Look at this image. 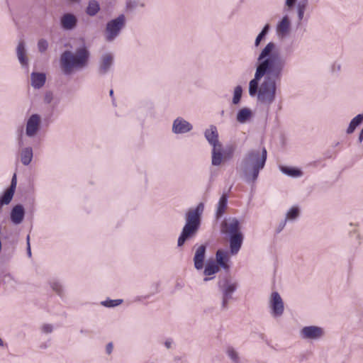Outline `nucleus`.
<instances>
[{
    "mask_svg": "<svg viewBox=\"0 0 363 363\" xmlns=\"http://www.w3.org/2000/svg\"><path fill=\"white\" fill-rule=\"evenodd\" d=\"M286 66V60L278 51L276 43L269 42L257 58L254 78L249 82L250 96H256L258 104L269 107L276 100L277 85Z\"/></svg>",
    "mask_w": 363,
    "mask_h": 363,
    "instance_id": "obj_1",
    "label": "nucleus"
},
{
    "mask_svg": "<svg viewBox=\"0 0 363 363\" xmlns=\"http://www.w3.org/2000/svg\"><path fill=\"white\" fill-rule=\"evenodd\" d=\"M267 157L265 147L247 150L239 163L237 170L240 177L247 183H255L259 172L264 167Z\"/></svg>",
    "mask_w": 363,
    "mask_h": 363,
    "instance_id": "obj_2",
    "label": "nucleus"
},
{
    "mask_svg": "<svg viewBox=\"0 0 363 363\" xmlns=\"http://www.w3.org/2000/svg\"><path fill=\"white\" fill-rule=\"evenodd\" d=\"M90 52L83 46L78 48L75 52L64 51L60 60V67L65 75L72 74L74 70H81L88 65Z\"/></svg>",
    "mask_w": 363,
    "mask_h": 363,
    "instance_id": "obj_3",
    "label": "nucleus"
},
{
    "mask_svg": "<svg viewBox=\"0 0 363 363\" xmlns=\"http://www.w3.org/2000/svg\"><path fill=\"white\" fill-rule=\"evenodd\" d=\"M203 210V203H199L196 208H190L186 212L185 215L186 223L177 240L178 247H182L186 241L196 235L201 225Z\"/></svg>",
    "mask_w": 363,
    "mask_h": 363,
    "instance_id": "obj_4",
    "label": "nucleus"
},
{
    "mask_svg": "<svg viewBox=\"0 0 363 363\" xmlns=\"http://www.w3.org/2000/svg\"><path fill=\"white\" fill-rule=\"evenodd\" d=\"M238 287V281L231 277H225L218 282V289L222 294L220 304L222 311H226L228 308L229 301L233 298V294Z\"/></svg>",
    "mask_w": 363,
    "mask_h": 363,
    "instance_id": "obj_5",
    "label": "nucleus"
},
{
    "mask_svg": "<svg viewBox=\"0 0 363 363\" xmlns=\"http://www.w3.org/2000/svg\"><path fill=\"white\" fill-rule=\"evenodd\" d=\"M125 26V17L123 14L108 21L104 30V38L106 42H113L121 34Z\"/></svg>",
    "mask_w": 363,
    "mask_h": 363,
    "instance_id": "obj_6",
    "label": "nucleus"
},
{
    "mask_svg": "<svg viewBox=\"0 0 363 363\" xmlns=\"http://www.w3.org/2000/svg\"><path fill=\"white\" fill-rule=\"evenodd\" d=\"M234 150L233 147L224 151L223 145L220 144L212 147L211 150V164L214 167L222 165L225 161L233 157Z\"/></svg>",
    "mask_w": 363,
    "mask_h": 363,
    "instance_id": "obj_7",
    "label": "nucleus"
},
{
    "mask_svg": "<svg viewBox=\"0 0 363 363\" xmlns=\"http://www.w3.org/2000/svg\"><path fill=\"white\" fill-rule=\"evenodd\" d=\"M42 117L38 113L31 114L26 121V135L27 137L35 138L41 129Z\"/></svg>",
    "mask_w": 363,
    "mask_h": 363,
    "instance_id": "obj_8",
    "label": "nucleus"
},
{
    "mask_svg": "<svg viewBox=\"0 0 363 363\" xmlns=\"http://www.w3.org/2000/svg\"><path fill=\"white\" fill-rule=\"evenodd\" d=\"M325 335V330L319 326L309 325L301 329L299 336L306 340H318Z\"/></svg>",
    "mask_w": 363,
    "mask_h": 363,
    "instance_id": "obj_9",
    "label": "nucleus"
},
{
    "mask_svg": "<svg viewBox=\"0 0 363 363\" xmlns=\"http://www.w3.org/2000/svg\"><path fill=\"white\" fill-rule=\"evenodd\" d=\"M271 314L273 317H280L284 311L283 300L277 291L272 292L269 301Z\"/></svg>",
    "mask_w": 363,
    "mask_h": 363,
    "instance_id": "obj_10",
    "label": "nucleus"
},
{
    "mask_svg": "<svg viewBox=\"0 0 363 363\" xmlns=\"http://www.w3.org/2000/svg\"><path fill=\"white\" fill-rule=\"evenodd\" d=\"M192 130V124L181 116L176 118L172 122V132L174 134H186Z\"/></svg>",
    "mask_w": 363,
    "mask_h": 363,
    "instance_id": "obj_11",
    "label": "nucleus"
},
{
    "mask_svg": "<svg viewBox=\"0 0 363 363\" xmlns=\"http://www.w3.org/2000/svg\"><path fill=\"white\" fill-rule=\"evenodd\" d=\"M221 230L223 233L229 235V236L237 233H242L240 232V222L236 218L225 219L221 224Z\"/></svg>",
    "mask_w": 363,
    "mask_h": 363,
    "instance_id": "obj_12",
    "label": "nucleus"
},
{
    "mask_svg": "<svg viewBox=\"0 0 363 363\" xmlns=\"http://www.w3.org/2000/svg\"><path fill=\"white\" fill-rule=\"evenodd\" d=\"M114 56L111 52H104L101 55L99 62V73L107 74L113 65Z\"/></svg>",
    "mask_w": 363,
    "mask_h": 363,
    "instance_id": "obj_13",
    "label": "nucleus"
},
{
    "mask_svg": "<svg viewBox=\"0 0 363 363\" xmlns=\"http://www.w3.org/2000/svg\"><path fill=\"white\" fill-rule=\"evenodd\" d=\"M291 24V21L287 15L283 16L277 23L276 33L279 38L283 39L290 34Z\"/></svg>",
    "mask_w": 363,
    "mask_h": 363,
    "instance_id": "obj_14",
    "label": "nucleus"
},
{
    "mask_svg": "<svg viewBox=\"0 0 363 363\" xmlns=\"http://www.w3.org/2000/svg\"><path fill=\"white\" fill-rule=\"evenodd\" d=\"M16 56L22 68H28L29 65V59L28 57L27 49L24 40H21L18 42L16 47Z\"/></svg>",
    "mask_w": 363,
    "mask_h": 363,
    "instance_id": "obj_15",
    "label": "nucleus"
},
{
    "mask_svg": "<svg viewBox=\"0 0 363 363\" xmlns=\"http://www.w3.org/2000/svg\"><path fill=\"white\" fill-rule=\"evenodd\" d=\"M203 134L206 140L212 147L222 144L219 141L218 132L216 125H211L205 130Z\"/></svg>",
    "mask_w": 363,
    "mask_h": 363,
    "instance_id": "obj_16",
    "label": "nucleus"
},
{
    "mask_svg": "<svg viewBox=\"0 0 363 363\" xmlns=\"http://www.w3.org/2000/svg\"><path fill=\"white\" fill-rule=\"evenodd\" d=\"M25 213L26 212L23 205H15L10 212L11 221L13 225H20L24 220Z\"/></svg>",
    "mask_w": 363,
    "mask_h": 363,
    "instance_id": "obj_17",
    "label": "nucleus"
},
{
    "mask_svg": "<svg viewBox=\"0 0 363 363\" xmlns=\"http://www.w3.org/2000/svg\"><path fill=\"white\" fill-rule=\"evenodd\" d=\"M253 117V111L250 108L245 106L238 111L235 119L240 124H247L252 121Z\"/></svg>",
    "mask_w": 363,
    "mask_h": 363,
    "instance_id": "obj_18",
    "label": "nucleus"
},
{
    "mask_svg": "<svg viewBox=\"0 0 363 363\" xmlns=\"http://www.w3.org/2000/svg\"><path fill=\"white\" fill-rule=\"evenodd\" d=\"M243 239L244 237L242 233H237L230 235L229 242L231 255H235L238 253L242 245Z\"/></svg>",
    "mask_w": 363,
    "mask_h": 363,
    "instance_id": "obj_19",
    "label": "nucleus"
},
{
    "mask_svg": "<svg viewBox=\"0 0 363 363\" xmlns=\"http://www.w3.org/2000/svg\"><path fill=\"white\" fill-rule=\"evenodd\" d=\"M206 250V246L204 245H201L199 246L195 251L194 264V267L198 270H200L203 267Z\"/></svg>",
    "mask_w": 363,
    "mask_h": 363,
    "instance_id": "obj_20",
    "label": "nucleus"
},
{
    "mask_svg": "<svg viewBox=\"0 0 363 363\" xmlns=\"http://www.w3.org/2000/svg\"><path fill=\"white\" fill-rule=\"evenodd\" d=\"M77 23V17L72 13H65L60 18V24L63 29L70 30L74 29Z\"/></svg>",
    "mask_w": 363,
    "mask_h": 363,
    "instance_id": "obj_21",
    "label": "nucleus"
},
{
    "mask_svg": "<svg viewBox=\"0 0 363 363\" xmlns=\"http://www.w3.org/2000/svg\"><path fill=\"white\" fill-rule=\"evenodd\" d=\"M45 81L46 75L43 72H33L30 74V84L35 89L42 88L45 84Z\"/></svg>",
    "mask_w": 363,
    "mask_h": 363,
    "instance_id": "obj_22",
    "label": "nucleus"
},
{
    "mask_svg": "<svg viewBox=\"0 0 363 363\" xmlns=\"http://www.w3.org/2000/svg\"><path fill=\"white\" fill-rule=\"evenodd\" d=\"M19 156L21 163L28 166L32 162L33 157V150L31 147H23L19 151Z\"/></svg>",
    "mask_w": 363,
    "mask_h": 363,
    "instance_id": "obj_23",
    "label": "nucleus"
},
{
    "mask_svg": "<svg viewBox=\"0 0 363 363\" xmlns=\"http://www.w3.org/2000/svg\"><path fill=\"white\" fill-rule=\"evenodd\" d=\"M216 257L218 264L224 269L228 270L229 269V265L228 264L229 256L228 252L219 250L216 252Z\"/></svg>",
    "mask_w": 363,
    "mask_h": 363,
    "instance_id": "obj_24",
    "label": "nucleus"
},
{
    "mask_svg": "<svg viewBox=\"0 0 363 363\" xmlns=\"http://www.w3.org/2000/svg\"><path fill=\"white\" fill-rule=\"evenodd\" d=\"M279 169L283 174L291 177L298 178L303 176V172L298 168L279 166Z\"/></svg>",
    "mask_w": 363,
    "mask_h": 363,
    "instance_id": "obj_25",
    "label": "nucleus"
},
{
    "mask_svg": "<svg viewBox=\"0 0 363 363\" xmlns=\"http://www.w3.org/2000/svg\"><path fill=\"white\" fill-rule=\"evenodd\" d=\"M49 285L53 291L56 293L61 298L65 296V291L62 284L57 280H52L49 282Z\"/></svg>",
    "mask_w": 363,
    "mask_h": 363,
    "instance_id": "obj_26",
    "label": "nucleus"
},
{
    "mask_svg": "<svg viewBox=\"0 0 363 363\" xmlns=\"http://www.w3.org/2000/svg\"><path fill=\"white\" fill-rule=\"evenodd\" d=\"M363 121V113L357 115L350 121L349 126L346 130L347 134H352L355 130L356 128L359 126Z\"/></svg>",
    "mask_w": 363,
    "mask_h": 363,
    "instance_id": "obj_27",
    "label": "nucleus"
},
{
    "mask_svg": "<svg viewBox=\"0 0 363 363\" xmlns=\"http://www.w3.org/2000/svg\"><path fill=\"white\" fill-rule=\"evenodd\" d=\"M228 203V197L225 194H223L218 203L217 210H216V217L218 218L223 216L225 213V211L227 208Z\"/></svg>",
    "mask_w": 363,
    "mask_h": 363,
    "instance_id": "obj_28",
    "label": "nucleus"
},
{
    "mask_svg": "<svg viewBox=\"0 0 363 363\" xmlns=\"http://www.w3.org/2000/svg\"><path fill=\"white\" fill-rule=\"evenodd\" d=\"M300 215V210L298 206H293L286 213L284 219L287 222L296 220Z\"/></svg>",
    "mask_w": 363,
    "mask_h": 363,
    "instance_id": "obj_29",
    "label": "nucleus"
},
{
    "mask_svg": "<svg viewBox=\"0 0 363 363\" xmlns=\"http://www.w3.org/2000/svg\"><path fill=\"white\" fill-rule=\"evenodd\" d=\"M14 194L6 189L1 196H0V208L4 206L9 205L13 197Z\"/></svg>",
    "mask_w": 363,
    "mask_h": 363,
    "instance_id": "obj_30",
    "label": "nucleus"
},
{
    "mask_svg": "<svg viewBox=\"0 0 363 363\" xmlns=\"http://www.w3.org/2000/svg\"><path fill=\"white\" fill-rule=\"evenodd\" d=\"M100 10V6L96 1H91L86 8V13L90 16H94Z\"/></svg>",
    "mask_w": 363,
    "mask_h": 363,
    "instance_id": "obj_31",
    "label": "nucleus"
},
{
    "mask_svg": "<svg viewBox=\"0 0 363 363\" xmlns=\"http://www.w3.org/2000/svg\"><path fill=\"white\" fill-rule=\"evenodd\" d=\"M242 87L240 85H238L234 88L233 96L232 99V104L233 105H238L240 104L242 95Z\"/></svg>",
    "mask_w": 363,
    "mask_h": 363,
    "instance_id": "obj_32",
    "label": "nucleus"
},
{
    "mask_svg": "<svg viewBox=\"0 0 363 363\" xmlns=\"http://www.w3.org/2000/svg\"><path fill=\"white\" fill-rule=\"evenodd\" d=\"M226 354L233 363H240L239 354L233 347H228L226 349Z\"/></svg>",
    "mask_w": 363,
    "mask_h": 363,
    "instance_id": "obj_33",
    "label": "nucleus"
},
{
    "mask_svg": "<svg viewBox=\"0 0 363 363\" xmlns=\"http://www.w3.org/2000/svg\"><path fill=\"white\" fill-rule=\"evenodd\" d=\"M270 26L269 24H266L261 32L257 35V36L255 38V46L257 48L259 45L261 41L265 38V36L267 35L269 30Z\"/></svg>",
    "mask_w": 363,
    "mask_h": 363,
    "instance_id": "obj_34",
    "label": "nucleus"
},
{
    "mask_svg": "<svg viewBox=\"0 0 363 363\" xmlns=\"http://www.w3.org/2000/svg\"><path fill=\"white\" fill-rule=\"evenodd\" d=\"M218 267L214 262H212L206 266L203 273L206 276H211L218 272Z\"/></svg>",
    "mask_w": 363,
    "mask_h": 363,
    "instance_id": "obj_35",
    "label": "nucleus"
},
{
    "mask_svg": "<svg viewBox=\"0 0 363 363\" xmlns=\"http://www.w3.org/2000/svg\"><path fill=\"white\" fill-rule=\"evenodd\" d=\"M123 303L122 299H107L101 302V305L107 308H113L119 306Z\"/></svg>",
    "mask_w": 363,
    "mask_h": 363,
    "instance_id": "obj_36",
    "label": "nucleus"
},
{
    "mask_svg": "<svg viewBox=\"0 0 363 363\" xmlns=\"http://www.w3.org/2000/svg\"><path fill=\"white\" fill-rule=\"evenodd\" d=\"M307 1H301L297 5L298 18L301 21L304 16Z\"/></svg>",
    "mask_w": 363,
    "mask_h": 363,
    "instance_id": "obj_37",
    "label": "nucleus"
},
{
    "mask_svg": "<svg viewBox=\"0 0 363 363\" xmlns=\"http://www.w3.org/2000/svg\"><path fill=\"white\" fill-rule=\"evenodd\" d=\"M38 50L40 53H44L48 48V42L44 38L38 40L37 43Z\"/></svg>",
    "mask_w": 363,
    "mask_h": 363,
    "instance_id": "obj_38",
    "label": "nucleus"
},
{
    "mask_svg": "<svg viewBox=\"0 0 363 363\" xmlns=\"http://www.w3.org/2000/svg\"><path fill=\"white\" fill-rule=\"evenodd\" d=\"M54 99L53 93L50 91H47L44 94L43 101L46 104H50Z\"/></svg>",
    "mask_w": 363,
    "mask_h": 363,
    "instance_id": "obj_39",
    "label": "nucleus"
},
{
    "mask_svg": "<svg viewBox=\"0 0 363 363\" xmlns=\"http://www.w3.org/2000/svg\"><path fill=\"white\" fill-rule=\"evenodd\" d=\"M40 330L42 333L45 334H50L53 331V325L49 323H45L41 326Z\"/></svg>",
    "mask_w": 363,
    "mask_h": 363,
    "instance_id": "obj_40",
    "label": "nucleus"
},
{
    "mask_svg": "<svg viewBox=\"0 0 363 363\" xmlns=\"http://www.w3.org/2000/svg\"><path fill=\"white\" fill-rule=\"evenodd\" d=\"M16 185H17L16 175V174H14L12 177L10 186L7 189V190H9V191L14 194L16 188Z\"/></svg>",
    "mask_w": 363,
    "mask_h": 363,
    "instance_id": "obj_41",
    "label": "nucleus"
},
{
    "mask_svg": "<svg viewBox=\"0 0 363 363\" xmlns=\"http://www.w3.org/2000/svg\"><path fill=\"white\" fill-rule=\"evenodd\" d=\"M286 223H287V221L285 219H283L277 225L276 232L277 233H281L285 228Z\"/></svg>",
    "mask_w": 363,
    "mask_h": 363,
    "instance_id": "obj_42",
    "label": "nucleus"
},
{
    "mask_svg": "<svg viewBox=\"0 0 363 363\" xmlns=\"http://www.w3.org/2000/svg\"><path fill=\"white\" fill-rule=\"evenodd\" d=\"M296 1H297V0H286L285 1V6L289 9H292L295 6Z\"/></svg>",
    "mask_w": 363,
    "mask_h": 363,
    "instance_id": "obj_43",
    "label": "nucleus"
},
{
    "mask_svg": "<svg viewBox=\"0 0 363 363\" xmlns=\"http://www.w3.org/2000/svg\"><path fill=\"white\" fill-rule=\"evenodd\" d=\"M26 244H27V255L29 257L32 256L31 249H30V236L28 235L26 238Z\"/></svg>",
    "mask_w": 363,
    "mask_h": 363,
    "instance_id": "obj_44",
    "label": "nucleus"
},
{
    "mask_svg": "<svg viewBox=\"0 0 363 363\" xmlns=\"http://www.w3.org/2000/svg\"><path fill=\"white\" fill-rule=\"evenodd\" d=\"M106 350L107 354H108L112 352V351H113V344L111 342L108 343L106 345Z\"/></svg>",
    "mask_w": 363,
    "mask_h": 363,
    "instance_id": "obj_45",
    "label": "nucleus"
},
{
    "mask_svg": "<svg viewBox=\"0 0 363 363\" xmlns=\"http://www.w3.org/2000/svg\"><path fill=\"white\" fill-rule=\"evenodd\" d=\"M362 140H363V127L359 133V138H358V141L359 143H361L362 142Z\"/></svg>",
    "mask_w": 363,
    "mask_h": 363,
    "instance_id": "obj_46",
    "label": "nucleus"
},
{
    "mask_svg": "<svg viewBox=\"0 0 363 363\" xmlns=\"http://www.w3.org/2000/svg\"><path fill=\"white\" fill-rule=\"evenodd\" d=\"M172 342L171 340H167L164 342V345L167 349H169L172 346Z\"/></svg>",
    "mask_w": 363,
    "mask_h": 363,
    "instance_id": "obj_47",
    "label": "nucleus"
},
{
    "mask_svg": "<svg viewBox=\"0 0 363 363\" xmlns=\"http://www.w3.org/2000/svg\"><path fill=\"white\" fill-rule=\"evenodd\" d=\"M286 52H287L289 54H291V53L294 52V50H293V48L287 49V50H286Z\"/></svg>",
    "mask_w": 363,
    "mask_h": 363,
    "instance_id": "obj_48",
    "label": "nucleus"
},
{
    "mask_svg": "<svg viewBox=\"0 0 363 363\" xmlns=\"http://www.w3.org/2000/svg\"><path fill=\"white\" fill-rule=\"evenodd\" d=\"M18 145H19L20 147H21L23 145V140H22V139H19Z\"/></svg>",
    "mask_w": 363,
    "mask_h": 363,
    "instance_id": "obj_49",
    "label": "nucleus"
},
{
    "mask_svg": "<svg viewBox=\"0 0 363 363\" xmlns=\"http://www.w3.org/2000/svg\"><path fill=\"white\" fill-rule=\"evenodd\" d=\"M69 1L72 3H79L80 0H69Z\"/></svg>",
    "mask_w": 363,
    "mask_h": 363,
    "instance_id": "obj_50",
    "label": "nucleus"
},
{
    "mask_svg": "<svg viewBox=\"0 0 363 363\" xmlns=\"http://www.w3.org/2000/svg\"><path fill=\"white\" fill-rule=\"evenodd\" d=\"M336 69H337V70H340V65H337V67H336Z\"/></svg>",
    "mask_w": 363,
    "mask_h": 363,
    "instance_id": "obj_51",
    "label": "nucleus"
},
{
    "mask_svg": "<svg viewBox=\"0 0 363 363\" xmlns=\"http://www.w3.org/2000/svg\"><path fill=\"white\" fill-rule=\"evenodd\" d=\"M208 280H210V278H207V277H206V278H205V279H204V281H208Z\"/></svg>",
    "mask_w": 363,
    "mask_h": 363,
    "instance_id": "obj_52",
    "label": "nucleus"
},
{
    "mask_svg": "<svg viewBox=\"0 0 363 363\" xmlns=\"http://www.w3.org/2000/svg\"><path fill=\"white\" fill-rule=\"evenodd\" d=\"M113 90H111V91H110V95H111V96H112V95H113Z\"/></svg>",
    "mask_w": 363,
    "mask_h": 363,
    "instance_id": "obj_53",
    "label": "nucleus"
}]
</instances>
